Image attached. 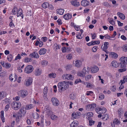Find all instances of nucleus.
I'll use <instances>...</instances> for the list:
<instances>
[{"instance_id": "obj_1", "label": "nucleus", "mask_w": 127, "mask_h": 127, "mask_svg": "<svg viewBox=\"0 0 127 127\" xmlns=\"http://www.w3.org/2000/svg\"><path fill=\"white\" fill-rule=\"evenodd\" d=\"M68 87L69 85L65 81L59 82L58 85L59 90L60 92L65 91L68 88Z\"/></svg>"}, {"instance_id": "obj_2", "label": "nucleus", "mask_w": 127, "mask_h": 127, "mask_svg": "<svg viewBox=\"0 0 127 127\" xmlns=\"http://www.w3.org/2000/svg\"><path fill=\"white\" fill-rule=\"evenodd\" d=\"M21 105V103L19 102L13 101L11 104L12 108L15 110H18Z\"/></svg>"}, {"instance_id": "obj_3", "label": "nucleus", "mask_w": 127, "mask_h": 127, "mask_svg": "<svg viewBox=\"0 0 127 127\" xmlns=\"http://www.w3.org/2000/svg\"><path fill=\"white\" fill-rule=\"evenodd\" d=\"M33 70V67L31 65L27 66L25 69V72L27 74L32 72Z\"/></svg>"}, {"instance_id": "obj_4", "label": "nucleus", "mask_w": 127, "mask_h": 127, "mask_svg": "<svg viewBox=\"0 0 127 127\" xmlns=\"http://www.w3.org/2000/svg\"><path fill=\"white\" fill-rule=\"evenodd\" d=\"M63 79L67 80H73L74 78L72 75L69 74H64L63 76Z\"/></svg>"}, {"instance_id": "obj_5", "label": "nucleus", "mask_w": 127, "mask_h": 127, "mask_svg": "<svg viewBox=\"0 0 127 127\" xmlns=\"http://www.w3.org/2000/svg\"><path fill=\"white\" fill-rule=\"evenodd\" d=\"M86 67H84L82 71L78 72L77 75L78 76L80 77H84L85 75L86 74L87 72Z\"/></svg>"}, {"instance_id": "obj_6", "label": "nucleus", "mask_w": 127, "mask_h": 127, "mask_svg": "<svg viewBox=\"0 0 127 127\" xmlns=\"http://www.w3.org/2000/svg\"><path fill=\"white\" fill-rule=\"evenodd\" d=\"M51 101L53 105L54 106H58L59 104V100L55 97H53L51 99Z\"/></svg>"}, {"instance_id": "obj_7", "label": "nucleus", "mask_w": 127, "mask_h": 127, "mask_svg": "<svg viewBox=\"0 0 127 127\" xmlns=\"http://www.w3.org/2000/svg\"><path fill=\"white\" fill-rule=\"evenodd\" d=\"M81 113L79 112H74L72 114V117L71 119L73 120L79 117Z\"/></svg>"}, {"instance_id": "obj_8", "label": "nucleus", "mask_w": 127, "mask_h": 127, "mask_svg": "<svg viewBox=\"0 0 127 127\" xmlns=\"http://www.w3.org/2000/svg\"><path fill=\"white\" fill-rule=\"evenodd\" d=\"M95 110L98 114L104 113L106 111V109L105 108H103V109L99 107H97L95 108Z\"/></svg>"}, {"instance_id": "obj_9", "label": "nucleus", "mask_w": 127, "mask_h": 127, "mask_svg": "<svg viewBox=\"0 0 127 127\" xmlns=\"http://www.w3.org/2000/svg\"><path fill=\"white\" fill-rule=\"evenodd\" d=\"M28 94V92L27 91L23 90L19 92V95L21 97H25Z\"/></svg>"}, {"instance_id": "obj_10", "label": "nucleus", "mask_w": 127, "mask_h": 127, "mask_svg": "<svg viewBox=\"0 0 127 127\" xmlns=\"http://www.w3.org/2000/svg\"><path fill=\"white\" fill-rule=\"evenodd\" d=\"M96 105L95 104H91L89 105H87L86 107V109L88 110H92L94 108L96 107Z\"/></svg>"}, {"instance_id": "obj_11", "label": "nucleus", "mask_w": 127, "mask_h": 127, "mask_svg": "<svg viewBox=\"0 0 127 127\" xmlns=\"http://www.w3.org/2000/svg\"><path fill=\"white\" fill-rule=\"evenodd\" d=\"M90 69L91 72L93 73L97 72L99 70L98 68L96 66H95L93 67H91Z\"/></svg>"}, {"instance_id": "obj_12", "label": "nucleus", "mask_w": 127, "mask_h": 127, "mask_svg": "<svg viewBox=\"0 0 127 127\" xmlns=\"http://www.w3.org/2000/svg\"><path fill=\"white\" fill-rule=\"evenodd\" d=\"M71 4L74 6L78 7L80 5L79 2L76 0H73L70 2Z\"/></svg>"}, {"instance_id": "obj_13", "label": "nucleus", "mask_w": 127, "mask_h": 127, "mask_svg": "<svg viewBox=\"0 0 127 127\" xmlns=\"http://www.w3.org/2000/svg\"><path fill=\"white\" fill-rule=\"evenodd\" d=\"M42 70L41 69H37L35 70L34 74L36 76H39L42 73Z\"/></svg>"}, {"instance_id": "obj_14", "label": "nucleus", "mask_w": 127, "mask_h": 127, "mask_svg": "<svg viewBox=\"0 0 127 127\" xmlns=\"http://www.w3.org/2000/svg\"><path fill=\"white\" fill-rule=\"evenodd\" d=\"M81 5L84 7L87 6L89 4V2L87 0H83L81 1Z\"/></svg>"}, {"instance_id": "obj_15", "label": "nucleus", "mask_w": 127, "mask_h": 127, "mask_svg": "<svg viewBox=\"0 0 127 127\" xmlns=\"http://www.w3.org/2000/svg\"><path fill=\"white\" fill-rule=\"evenodd\" d=\"M46 109L45 111L46 112V114L49 115L52 113L51 108L49 105H47L45 107Z\"/></svg>"}, {"instance_id": "obj_16", "label": "nucleus", "mask_w": 127, "mask_h": 127, "mask_svg": "<svg viewBox=\"0 0 127 127\" xmlns=\"http://www.w3.org/2000/svg\"><path fill=\"white\" fill-rule=\"evenodd\" d=\"M79 124V123L77 121H74L70 125V127H76Z\"/></svg>"}, {"instance_id": "obj_17", "label": "nucleus", "mask_w": 127, "mask_h": 127, "mask_svg": "<svg viewBox=\"0 0 127 127\" xmlns=\"http://www.w3.org/2000/svg\"><path fill=\"white\" fill-rule=\"evenodd\" d=\"M32 83L31 78H29L25 80V84L27 86H28L31 85Z\"/></svg>"}, {"instance_id": "obj_18", "label": "nucleus", "mask_w": 127, "mask_h": 127, "mask_svg": "<svg viewBox=\"0 0 127 127\" xmlns=\"http://www.w3.org/2000/svg\"><path fill=\"white\" fill-rule=\"evenodd\" d=\"M109 44V42H105L104 43V46L103 48L102 47V46L101 47V48L103 51H105L106 50L108 47V45Z\"/></svg>"}, {"instance_id": "obj_19", "label": "nucleus", "mask_w": 127, "mask_h": 127, "mask_svg": "<svg viewBox=\"0 0 127 127\" xmlns=\"http://www.w3.org/2000/svg\"><path fill=\"white\" fill-rule=\"evenodd\" d=\"M93 114L92 112H88L84 114V117L85 116H87V119L88 120H89L90 119V117H92Z\"/></svg>"}, {"instance_id": "obj_20", "label": "nucleus", "mask_w": 127, "mask_h": 127, "mask_svg": "<svg viewBox=\"0 0 127 127\" xmlns=\"http://www.w3.org/2000/svg\"><path fill=\"white\" fill-rule=\"evenodd\" d=\"M47 51V50L44 48L41 49L39 51V53L40 55L45 54Z\"/></svg>"}, {"instance_id": "obj_21", "label": "nucleus", "mask_w": 127, "mask_h": 127, "mask_svg": "<svg viewBox=\"0 0 127 127\" xmlns=\"http://www.w3.org/2000/svg\"><path fill=\"white\" fill-rule=\"evenodd\" d=\"M72 15L71 14L68 13L63 16V17L66 20H68L71 18Z\"/></svg>"}, {"instance_id": "obj_22", "label": "nucleus", "mask_w": 127, "mask_h": 127, "mask_svg": "<svg viewBox=\"0 0 127 127\" xmlns=\"http://www.w3.org/2000/svg\"><path fill=\"white\" fill-rule=\"evenodd\" d=\"M26 108L25 107H22L20 109L19 112L23 115H24L26 112Z\"/></svg>"}, {"instance_id": "obj_23", "label": "nucleus", "mask_w": 127, "mask_h": 127, "mask_svg": "<svg viewBox=\"0 0 127 127\" xmlns=\"http://www.w3.org/2000/svg\"><path fill=\"white\" fill-rule=\"evenodd\" d=\"M30 56L32 57L35 58H38L39 57L38 54L35 52H33L30 54Z\"/></svg>"}, {"instance_id": "obj_24", "label": "nucleus", "mask_w": 127, "mask_h": 127, "mask_svg": "<svg viewBox=\"0 0 127 127\" xmlns=\"http://www.w3.org/2000/svg\"><path fill=\"white\" fill-rule=\"evenodd\" d=\"M117 14L122 20H124L125 19V16L123 14L121 13L120 12H118L117 13Z\"/></svg>"}, {"instance_id": "obj_25", "label": "nucleus", "mask_w": 127, "mask_h": 127, "mask_svg": "<svg viewBox=\"0 0 127 127\" xmlns=\"http://www.w3.org/2000/svg\"><path fill=\"white\" fill-rule=\"evenodd\" d=\"M81 62L79 60H76L75 61V66L78 67H80L82 65Z\"/></svg>"}, {"instance_id": "obj_26", "label": "nucleus", "mask_w": 127, "mask_h": 127, "mask_svg": "<svg viewBox=\"0 0 127 127\" xmlns=\"http://www.w3.org/2000/svg\"><path fill=\"white\" fill-rule=\"evenodd\" d=\"M57 13L59 14L62 15L64 13V10L62 9H57L56 10Z\"/></svg>"}, {"instance_id": "obj_27", "label": "nucleus", "mask_w": 127, "mask_h": 127, "mask_svg": "<svg viewBox=\"0 0 127 127\" xmlns=\"http://www.w3.org/2000/svg\"><path fill=\"white\" fill-rule=\"evenodd\" d=\"M127 82V76H124L123 77V80L120 81V83L121 85L125 83V82Z\"/></svg>"}, {"instance_id": "obj_28", "label": "nucleus", "mask_w": 127, "mask_h": 127, "mask_svg": "<svg viewBox=\"0 0 127 127\" xmlns=\"http://www.w3.org/2000/svg\"><path fill=\"white\" fill-rule=\"evenodd\" d=\"M111 64L112 66L114 67H117L118 66V64L116 61H113L112 62Z\"/></svg>"}, {"instance_id": "obj_29", "label": "nucleus", "mask_w": 127, "mask_h": 127, "mask_svg": "<svg viewBox=\"0 0 127 127\" xmlns=\"http://www.w3.org/2000/svg\"><path fill=\"white\" fill-rule=\"evenodd\" d=\"M93 77L91 74L87 75L85 77V80L86 81H88L92 78L93 79Z\"/></svg>"}, {"instance_id": "obj_30", "label": "nucleus", "mask_w": 127, "mask_h": 127, "mask_svg": "<svg viewBox=\"0 0 127 127\" xmlns=\"http://www.w3.org/2000/svg\"><path fill=\"white\" fill-rule=\"evenodd\" d=\"M4 111H2L0 112V118L1 119L2 122L4 123L5 122L4 118Z\"/></svg>"}, {"instance_id": "obj_31", "label": "nucleus", "mask_w": 127, "mask_h": 127, "mask_svg": "<svg viewBox=\"0 0 127 127\" xmlns=\"http://www.w3.org/2000/svg\"><path fill=\"white\" fill-rule=\"evenodd\" d=\"M120 60L121 61H123L124 63L127 64V57H123L120 58Z\"/></svg>"}, {"instance_id": "obj_32", "label": "nucleus", "mask_w": 127, "mask_h": 127, "mask_svg": "<svg viewBox=\"0 0 127 127\" xmlns=\"http://www.w3.org/2000/svg\"><path fill=\"white\" fill-rule=\"evenodd\" d=\"M109 116L107 114H103L102 115V119L105 121L108 119Z\"/></svg>"}, {"instance_id": "obj_33", "label": "nucleus", "mask_w": 127, "mask_h": 127, "mask_svg": "<svg viewBox=\"0 0 127 127\" xmlns=\"http://www.w3.org/2000/svg\"><path fill=\"white\" fill-rule=\"evenodd\" d=\"M126 64L124 63L123 61H121V62L118 64V66L121 68H123L125 67Z\"/></svg>"}, {"instance_id": "obj_34", "label": "nucleus", "mask_w": 127, "mask_h": 127, "mask_svg": "<svg viewBox=\"0 0 127 127\" xmlns=\"http://www.w3.org/2000/svg\"><path fill=\"white\" fill-rule=\"evenodd\" d=\"M56 74L54 73H52L49 74L48 75V77L51 78H55L56 77Z\"/></svg>"}, {"instance_id": "obj_35", "label": "nucleus", "mask_w": 127, "mask_h": 127, "mask_svg": "<svg viewBox=\"0 0 127 127\" xmlns=\"http://www.w3.org/2000/svg\"><path fill=\"white\" fill-rule=\"evenodd\" d=\"M49 3L48 2H44L42 5V7L44 8L45 9L49 6Z\"/></svg>"}, {"instance_id": "obj_36", "label": "nucleus", "mask_w": 127, "mask_h": 127, "mask_svg": "<svg viewBox=\"0 0 127 127\" xmlns=\"http://www.w3.org/2000/svg\"><path fill=\"white\" fill-rule=\"evenodd\" d=\"M41 64L42 66L43 67L46 66L48 64V62L46 60H43L41 61Z\"/></svg>"}, {"instance_id": "obj_37", "label": "nucleus", "mask_w": 127, "mask_h": 127, "mask_svg": "<svg viewBox=\"0 0 127 127\" xmlns=\"http://www.w3.org/2000/svg\"><path fill=\"white\" fill-rule=\"evenodd\" d=\"M113 123L115 124H116L118 125L120 124V122L119 120H118L117 119L115 118Z\"/></svg>"}, {"instance_id": "obj_38", "label": "nucleus", "mask_w": 127, "mask_h": 127, "mask_svg": "<svg viewBox=\"0 0 127 127\" xmlns=\"http://www.w3.org/2000/svg\"><path fill=\"white\" fill-rule=\"evenodd\" d=\"M5 96V94L4 93L2 92H0V100L3 98Z\"/></svg>"}, {"instance_id": "obj_39", "label": "nucleus", "mask_w": 127, "mask_h": 127, "mask_svg": "<svg viewBox=\"0 0 127 127\" xmlns=\"http://www.w3.org/2000/svg\"><path fill=\"white\" fill-rule=\"evenodd\" d=\"M111 56L114 58H116L118 57V55L115 53L114 52H112L111 53Z\"/></svg>"}, {"instance_id": "obj_40", "label": "nucleus", "mask_w": 127, "mask_h": 127, "mask_svg": "<svg viewBox=\"0 0 127 127\" xmlns=\"http://www.w3.org/2000/svg\"><path fill=\"white\" fill-rule=\"evenodd\" d=\"M33 107V104H31L27 105L26 106V108L27 109H30Z\"/></svg>"}, {"instance_id": "obj_41", "label": "nucleus", "mask_w": 127, "mask_h": 127, "mask_svg": "<svg viewBox=\"0 0 127 127\" xmlns=\"http://www.w3.org/2000/svg\"><path fill=\"white\" fill-rule=\"evenodd\" d=\"M13 14H15L18 12V9L16 7H14L12 11Z\"/></svg>"}, {"instance_id": "obj_42", "label": "nucleus", "mask_w": 127, "mask_h": 127, "mask_svg": "<svg viewBox=\"0 0 127 127\" xmlns=\"http://www.w3.org/2000/svg\"><path fill=\"white\" fill-rule=\"evenodd\" d=\"M31 61V59L29 58H26L24 60V61L26 63H28Z\"/></svg>"}, {"instance_id": "obj_43", "label": "nucleus", "mask_w": 127, "mask_h": 127, "mask_svg": "<svg viewBox=\"0 0 127 127\" xmlns=\"http://www.w3.org/2000/svg\"><path fill=\"white\" fill-rule=\"evenodd\" d=\"M51 118L52 120H53L56 119L58 118L57 116L55 115L54 114H52L51 115Z\"/></svg>"}, {"instance_id": "obj_44", "label": "nucleus", "mask_w": 127, "mask_h": 127, "mask_svg": "<svg viewBox=\"0 0 127 127\" xmlns=\"http://www.w3.org/2000/svg\"><path fill=\"white\" fill-rule=\"evenodd\" d=\"M7 59L10 61H11L13 57L12 55L9 54L7 57Z\"/></svg>"}, {"instance_id": "obj_45", "label": "nucleus", "mask_w": 127, "mask_h": 127, "mask_svg": "<svg viewBox=\"0 0 127 127\" xmlns=\"http://www.w3.org/2000/svg\"><path fill=\"white\" fill-rule=\"evenodd\" d=\"M32 117L34 119H37L38 118L39 115L37 113H36L35 114L32 115Z\"/></svg>"}, {"instance_id": "obj_46", "label": "nucleus", "mask_w": 127, "mask_h": 127, "mask_svg": "<svg viewBox=\"0 0 127 127\" xmlns=\"http://www.w3.org/2000/svg\"><path fill=\"white\" fill-rule=\"evenodd\" d=\"M77 34V35H76V37L78 39H81L82 38V36H81L82 34H80V33H78V34Z\"/></svg>"}, {"instance_id": "obj_47", "label": "nucleus", "mask_w": 127, "mask_h": 127, "mask_svg": "<svg viewBox=\"0 0 127 127\" xmlns=\"http://www.w3.org/2000/svg\"><path fill=\"white\" fill-rule=\"evenodd\" d=\"M48 90L47 87H45L44 89L43 93V94H44L45 95L46 94H47Z\"/></svg>"}, {"instance_id": "obj_48", "label": "nucleus", "mask_w": 127, "mask_h": 127, "mask_svg": "<svg viewBox=\"0 0 127 127\" xmlns=\"http://www.w3.org/2000/svg\"><path fill=\"white\" fill-rule=\"evenodd\" d=\"M88 120L89 121V122L90 126H91L94 124V123L95 122L94 121L90 120V119Z\"/></svg>"}, {"instance_id": "obj_49", "label": "nucleus", "mask_w": 127, "mask_h": 127, "mask_svg": "<svg viewBox=\"0 0 127 127\" xmlns=\"http://www.w3.org/2000/svg\"><path fill=\"white\" fill-rule=\"evenodd\" d=\"M93 45H94L95 44H99L100 43V41L99 40L92 41Z\"/></svg>"}, {"instance_id": "obj_50", "label": "nucleus", "mask_w": 127, "mask_h": 127, "mask_svg": "<svg viewBox=\"0 0 127 127\" xmlns=\"http://www.w3.org/2000/svg\"><path fill=\"white\" fill-rule=\"evenodd\" d=\"M66 58L69 60L71 59L72 58V55L71 54H68L66 57Z\"/></svg>"}, {"instance_id": "obj_51", "label": "nucleus", "mask_w": 127, "mask_h": 127, "mask_svg": "<svg viewBox=\"0 0 127 127\" xmlns=\"http://www.w3.org/2000/svg\"><path fill=\"white\" fill-rule=\"evenodd\" d=\"M72 67V65L71 64L68 65L65 67V68L66 70L70 69Z\"/></svg>"}, {"instance_id": "obj_52", "label": "nucleus", "mask_w": 127, "mask_h": 127, "mask_svg": "<svg viewBox=\"0 0 127 127\" xmlns=\"http://www.w3.org/2000/svg\"><path fill=\"white\" fill-rule=\"evenodd\" d=\"M118 114L119 116L121 115L123 113V111L122 109H120L118 111Z\"/></svg>"}, {"instance_id": "obj_53", "label": "nucleus", "mask_w": 127, "mask_h": 127, "mask_svg": "<svg viewBox=\"0 0 127 127\" xmlns=\"http://www.w3.org/2000/svg\"><path fill=\"white\" fill-rule=\"evenodd\" d=\"M11 67V64L8 63H5L4 67H6L7 68H9Z\"/></svg>"}, {"instance_id": "obj_54", "label": "nucleus", "mask_w": 127, "mask_h": 127, "mask_svg": "<svg viewBox=\"0 0 127 127\" xmlns=\"http://www.w3.org/2000/svg\"><path fill=\"white\" fill-rule=\"evenodd\" d=\"M102 5L104 6H105L107 7H108L109 5V3L107 2H104L102 3Z\"/></svg>"}, {"instance_id": "obj_55", "label": "nucleus", "mask_w": 127, "mask_h": 127, "mask_svg": "<svg viewBox=\"0 0 127 127\" xmlns=\"http://www.w3.org/2000/svg\"><path fill=\"white\" fill-rule=\"evenodd\" d=\"M123 48L124 51L125 52L127 51V44L124 45Z\"/></svg>"}, {"instance_id": "obj_56", "label": "nucleus", "mask_w": 127, "mask_h": 127, "mask_svg": "<svg viewBox=\"0 0 127 127\" xmlns=\"http://www.w3.org/2000/svg\"><path fill=\"white\" fill-rule=\"evenodd\" d=\"M22 14V11H21L20 9H19L17 12V16L19 17L20 16H21Z\"/></svg>"}, {"instance_id": "obj_57", "label": "nucleus", "mask_w": 127, "mask_h": 127, "mask_svg": "<svg viewBox=\"0 0 127 127\" xmlns=\"http://www.w3.org/2000/svg\"><path fill=\"white\" fill-rule=\"evenodd\" d=\"M97 47L96 46H95L93 47L92 49V51L94 52H96L97 50Z\"/></svg>"}, {"instance_id": "obj_58", "label": "nucleus", "mask_w": 127, "mask_h": 127, "mask_svg": "<svg viewBox=\"0 0 127 127\" xmlns=\"http://www.w3.org/2000/svg\"><path fill=\"white\" fill-rule=\"evenodd\" d=\"M9 106L8 104H7L5 106L4 110L5 111H7L9 108Z\"/></svg>"}, {"instance_id": "obj_59", "label": "nucleus", "mask_w": 127, "mask_h": 127, "mask_svg": "<svg viewBox=\"0 0 127 127\" xmlns=\"http://www.w3.org/2000/svg\"><path fill=\"white\" fill-rule=\"evenodd\" d=\"M21 57L20 55L19 54H18V55L16 57L15 59V60H17L18 59H21Z\"/></svg>"}, {"instance_id": "obj_60", "label": "nucleus", "mask_w": 127, "mask_h": 127, "mask_svg": "<svg viewBox=\"0 0 127 127\" xmlns=\"http://www.w3.org/2000/svg\"><path fill=\"white\" fill-rule=\"evenodd\" d=\"M86 86L88 88H90L92 86L91 84L90 83L86 82Z\"/></svg>"}, {"instance_id": "obj_61", "label": "nucleus", "mask_w": 127, "mask_h": 127, "mask_svg": "<svg viewBox=\"0 0 127 127\" xmlns=\"http://www.w3.org/2000/svg\"><path fill=\"white\" fill-rule=\"evenodd\" d=\"M70 97L72 99H74L75 98V96L74 94H71L70 95Z\"/></svg>"}, {"instance_id": "obj_62", "label": "nucleus", "mask_w": 127, "mask_h": 127, "mask_svg": "<svg viewBox=\"0 0 127 127\" xmlns=\"http://www.w3.org/2000/svg\"><path fill=\"white\" fill-rule=\"evenodd\" d=\"M104 96L102 94L101 95H100L99 96V98L100 99H103L104 98Z\"/></svg>"}, {"instance_id": "obj_63", "label": "nucleus", "mask_w": 127, "mask_h": 127, "mask_svg": "<svg viewBox=\"0 0 127 127\" xmlns=\"http://www.w3.org/2000/svg\"><path fill=\"white\" fill-rule=\"evenodd\" d=\"M121 38L122 39L124 40H126L127 39L126 37L124 35H121Z\"/></svg>"}, {"instance_id": "obj_64", "label": "nucleus", "mask_w": 127, "mask_h": 127, "mask_svg": "<svg viewBox=\"0 0 127 127\" xmlns=\"http://www.w3.org/2000/svg\"><path fill=\"white\" fill-rule=\"evenodd\" d=\"M104 37L106 39H110V38H111L112 37L109 36V35L108 34H106L104 36Z\"/></svg>"}]
</instances>
